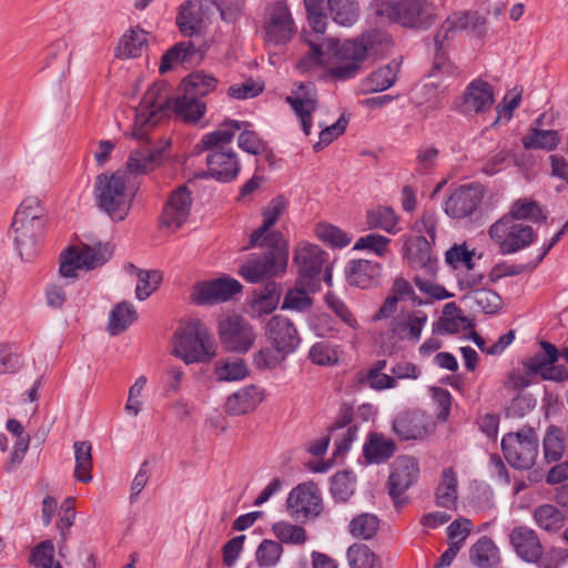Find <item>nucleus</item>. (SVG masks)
<instances>
[{
	"instance_id": "1",
	"label": "nucleus",
	"mask_w": 568,
	"mask_h": 568,
	"mask_svg": "<svg viewBox=\"0 0 568 568\" xmlns=\"http://www.w3.org/2000/svg\"><path fill=\"white\" fill-rule=\"evenodd\" d=\"M388 42V37L377 30H373L362 34L361 37L345 41L339 44L334 38L324 39L321 44L311 43L310 54L300 61L298 67L303 71H307L323 62V55L334 53L339 60V64L331 69L333 78L338 80H347L355 77L363 61L369 52H376L377 45Z\"/></svg>"
},
{
	"instance_id": "2",
	"label": "nucleus",
	"mask_w": 568,
	"mask_h": 568,
	"mask_svg": "<svg viewBox=\"0 0 568 568\" xmlns=\"http://www.w3.org/2000/svg\"><path fill=\"white\" fill-rule=\"evenodd\" d=\"M48 223L45 206L38 196L24 197L17 207L9 236L23 263H32L40 252L41 237Z\"/></svg>"
},
{
	"instance_id": "3",
	"label": "nucleus",
	"mask_w": 568,
	"mask_h": 568,
	"mask_svg": "<svg viewBox=\"0 0 568 568\" xmlns=\"http://www.w3.org/2000/svg\"><path fill=\"white\" fill-rule=\"evenodd\" d=\"M373 8L382 19L413 30H428L438 18L432 0H375Z\"/></svg>"
},
{
	"instance_id": "4",
	"label": "nucleus",
	"mask_w": 568,
	"mask_h": 568,
	"mask_svg": "<svg viewBox=\"0 0 568 568\" xmlns=\"http://www.w3.org/2000/svg\"><path fill=\"white\" fill-rule=\"evenodd\" d=\"M99 207L115 222L123 221L131 209L134 195L126 172L101 175L95 186Z\"/></svg>"
},
{
	"instance_id": "5",
	"label": "nucleus",
	"mask_w": 568,
	"mask_h": 568,
	"mask_svg": "<svg viewBox=\"0 0 568 568\" xmlns=\"http://www.w3.org/2000/svg\"><path fill=\"white\" fill-rule=\"evenodd\" d=\"M171 88L165 82L153 83L144 93L135 109L132 136L143 141L154 128L172 110Z\"/></svg>"
},
{
	"instance_id": "6",
	"label": "nucleus",
	"mask_w": 568,
	"mask_h": 568,
	"mask_svg": "<svg viewBox=\"0 0 568 568\" xmlns=\"http://www.w3.org/2000/svg\"><path fill=\"white\" fill-rule=\"evenodd\" d=\"M171 353L185 364L209 362L215 356L207 329L197 320L187 322L176 331L171 341Z\"/></svg>"
},
{
	"instance_id": "7",
	"label": "nucleus",
	"mask_w": 568,
	"mask_h": 568,
	"mask_svg": "<svg viewBox=\"0 0 568 568\" xmlns=\"http://www.w3.org/2000/svg\"><path fill=\"white\" fill-rule=\"evenodd\" d=\"M267 251L251 255L241 266L240 275L250 283H257L285 272L288 264V245H263Z\"/></svg>"
},
{
	"instance_id": "8",
	"label": "nucleus",
	"mask_w": 568,
	"mask_h": 568,
	"mask_svg": "<svg viewBox=\"0 0 568 568\" xmlns=\"http://www.w3.org/2000/svg\"><path fill=\"white\" fill-rule=\"evenodd\" d=\"M488 235L501 254L516 253L529 246L536 237L530 225L505 214L490 225Z\"/></svg>"
},
{
	"instance_id": "9",
	"label": "nucleus",
	"mask_w": 568,
	"mask_h": 568,
	"mask_svg": "<svg viewBox=\"0 0 568 568\" xmlns=\"http://www.w3.org/2000/svg\"><path fill=\"white\" fill-rule=\"evenodd\" d=\"M501 448L506 460L515 468L529 469L538 456V438L531 428L509 433L501 439Z\"/></svg>"
},
{
	"instance_id": "10",
	"label": "nucleus",
	"mask_w": 568,
	"mask_h": 568,
	"mask_svg": "<svg viewBox=\"0 0 568 568\" xmlns=\"http://www.w3.org/2000/svg\"><path fill=\"white\" fill-rule=\"evenodd\" d=\"M263 30L267 45L277 47L292 40L296 33V26L286 2L277 1L270 6Z\"/></svg>"
},
{
	"instance_id": "11",
	"label": "nucleus",
	"mask_w": 568,
	"mask_h": 568,
	"mask_svg": "<svg viewBox=\"0 0 568 568\" xmlns=\"http://www.w3.org/2000/svg\"><path fill=\"white\" fill-rule=\"evenodd\" d=\"M219 335L223 346L235 353H246L254 344L252 325L240 315H226L219 322Z\"/></svg>"
},
{
	"instance_id": "12",
	"label": "nucleus",
	"mask_w": 568,
	"mask_h": 568,
	"mask_svg": "<svg viewBox=\"0 0 568 568\" xmlns=\"http://www.w3.org/2000/svg\"><path fill=\"white\" fill-rule=\"evenodd\" d=\"M286 508L291 517L296 519H314L322 513L321 491L313 481L294 487L286 498Z\"/></svg>"
},
{
	"instance_id": "13",
	"label": "nucleus",
	"mask_w": 568,
	"mask_h": 568,
	"mask_svg": "<svg viewBox=\"0 0 568 568\" xmlns=\"http://www.w3.org/2000/svg\"><path fill=\"white\" fill-rule=\"evenodd\" d=\"M325 262L326 254L316 244L302 241L294 248L293 263L298 267L301 284L320 285Z\"/></svg>"
},
{
	"instance_id": "14",
	"label": "nucleus",
	"mask_w": 568,
	"mask_h": 568,
	"mask_svg": "<svg viewBox=\"0 0 568 568\" xmlns=\"http://www.w3.org/2000/svg\"><path fill=\"white\" fill-rule=\"evenodd\" d=\"M286 209L287 201L283 196L274 197L267 203L262 210V225L251 234V246L287 244L281 232L272 230L280 217L285 213Z\"/></svg>"
},
{
	"instance_id": "15",
	"label": "nucleus",
	"mask_w": 568,
	"mask_h": 568,
	"mask_svg": "<svg viewBox=\"0 0 568 568\" xmlns=\"http://www.w3.org/2000/svg\"><path fill=\"white\" fill-rule=\"evenodd\" d=\"M419 477V467L417 460L412 456H398L392 464V470L388 478V493L396 507H402L407 499L404 496Z\"/></svg>"
},
{
	"instance_id": "16",
	"label": "nucleus",
	"mask_w": 568,
	"mask_h": 568,
	"mask_svg": "<svg viewBox=\"0 0 568 568\" xmlns=\"http://www.w3.org/2000/svg\"><path fill=\"white\" fill-rule=\"evenodd\" d=\"M485 24L486 19L476 11H454L443 21L434 37L437 52L444 50L446 42L468 27L480 33Z\"/></svg>"
},
{
	"instance_id": "17",
	"label": "nucleus",
	"mask_w": 568,
	"mask_h": 568,
	"mask_svg": "<svg viewBox=\"0 0 568 568\" xmlns=\"http://www.w3.org/2000/svg\"><path fill=\"white\" fill-rule=\"evenodd\" d=\"M241 290L242 285L237 280L223 276L196 283L191 293V301L197 305L217 304L232 298Z\"/></svg>"
},
{
	"instance_id": "18",
	"label": "nucleus",
	"mask_w": 568,
	"mask_h": 568,
	"mask_svg": "<svg viewBox=\"0 0 568 568\" xmlns=\"http://www.w3.org/2000/svg\"><path fill=\"white\" fill-rule=\"evenodd\" d=\"M480 184H464L454 190L444 203L445 213L453 219H465L475 213L484 199Z\"/></svg>"
},
{
	"instance_id": "19",
	"label": "nucleus",
	"mask_w": 568,
	"mask_h": 568,
	"mask_svg": "<svg viewBox=\"0 0 568 568\" xmlns=\"http://www.w3.org/2000/svg\"><path fill=\"white\" fill-rule=\"evenodd\" d=\"M494 103V88L481 79H475L466 87L456 106L460 113L469 116L486 113Z\"/></svg>"
},
{
	"instance_id": "20",
	"label": "nucleus",
	"mask_w": 568,
	"mask_h": 568,
	"mask_svg": "<svg viewBox=\"0 0 568 568\" xmlns=\"http://www.w3.org/2000/svg\"><path fill=\"white\" fill-rule=\"evenodd\" d=\"M114 253L111 243L94 242L92 244L78 241L73 244V278L77 272H90L103 266Z\"/></svg>"
},
{
	"instance_id": "21",
	"label": "nucleus",
	"mask_w": 568,
	"mask_h": 568,
	"mask_svg": "<svg viewBox=\"0 0 568 568\" xmlns=\"http://www.w3.org/2000/svg\"><path fill=\"white\" fill-rule=\"evenodd\" d=\"M286 102L300 119L305 135H310L317 110V93L314 84L311 82L300 84L291 95L286 97Z\"/></svg>"
},
{
	"instance_id": "22",
	"label": "nucleus",
	"mask_w": 568,
	"mask_h": 568,
	"mask_svg": "<svg viewBox=\"0 0 568 568\" xmlns=\"http://www.w3.org/2000/svg\"><path fill=\"white\" fill-rule=\"evenodd\" d=\"M192 203V194L187 186L176 187L163 207L162 224L173 231L180 229L190 216Z\"/></svg>"
},
{
	"instance_id": "23",
	"label": "nucleus",
	"mask_w": 568,
	"mask_h": 568,
	"mask_svg": "<svg viewBox=\"0 0 568 568\" xmlns=\"http://www.w3.org/2000/svg\"><path fill=\"white\" fill-rule=\"evenodd\" d=\"M71 284V244L60 254L57 277L45 287V303L49 307L60 310L68 301V287Z\"/></svg>"
},
{
	"instance_id": "24",
	"label": "nucleus",
	"mask_w": 568,
	"mask_h": 568,
	"mask_svg": "<svg viewBox=\"0 0 568 568\" xmlns=\"http://www.w3.org/2000/svg\"><path fill=\"white\" fill-rule=\"evenodd\" d=\"M428 316L424 311H400L389 324V332L399 339L412 344L420 341L422 332L427 324Z\"/></svg>"
},
{
	"instance_id": "25",
	"label": "nucleus",
	"mask_w": 568,
	"mask_h": 568,
	"mask_svg": "<svg viewBox=\"0 0 568 568\" xmlns=\"http://www.w3.org/2000/svg\"><path fill=\"white\" fill-rule=\"evenodd\" d=\"M265 335L274 347L287 355L293 353L301 342L293 323L281 315H274L268 320L265 326Z\"/></svg>"
},
{
	"instance_id": "26",
	"label": "nucleus",
	"mask_w": 568,
	"mask_h": 568,
	"mask_svg": "<svg viewBox=\"0 0 568 568\" xmlns=\"http://www.w3.org/2000/svg\"><path fill=\"white\" fill-rule=\"evenodd\" d=\"M509 542L519 558L536 562L541 558L542 546L532 528L517 526L509 532Z\"/></svg>"
},
{
	"instance_id": "27",
	"label": "nucleus",
	"mask_w": 568,
	"mask_h": 568,
	"mask_svg": "<svg viewBox=\"0 0 568 568\" xmlns=\"http://www.w3.org/2000/svg\"><path fill=\"white\" fill-rule=\"evenodd\" d=\"M207 174L221 182L235 179L241 165L235 151L232 149L209 152L206 156Z\"/></svg>"
},
{
	"instance_id": "28",
	"label": "nucleus",
	"mask_w": 568,
	"mask_h": 568,
	"mask_svg": "<svg viewBox=\"0 0 568 568\" xmlns=\"http://www.w3.org/2000/svg\"><path fill=\"white\" fill-rule=\"evenodd\" d=\"M432 426L429 418L419 412H404L393 423L394 432L404 440L426 437L432 432Z\"/></svg>"
},
{
	"instance_id": "29",
	"label": "nucleus",
	"mask_w": 568,
	"mask_h": 568,
	"mask_svg": "<svg viewBox=\"0 0 568 568\" xmlns=\"http://www.w3.org/2000/svg\"><path fill=\"white\" fill-rule=\"evenodd\" d=\"M211 8L203 0H189L180 8L178 24L185 36L199 32L210 19Z\"/></svg>"
},
{
	"instance_id": "30",
	"label": "nucleus",
	"mask_w": 568,
	"mask_h": 568,
	"mask_svg": "<svg viewBox=\"0 0 568 568\" xmlns=\"http://www.w3.org/2000/svg\"><path fill=\"white\" fill-rule=\"evenodd\" d=\"M541 347L542 352L535 354L524 363L527 374H538L544 379H559L561 373L554 366L558 359L557 348L548 342H541Z\"/></svg>"
},
{
	"instance_id": "31",
	"label": "nucleus",
	"mask_w": 568,
	"mask_h": 568,
	"mask_svg": "<svg viewBox=\"0 0 568 568\" xmlns=\"http://www.w3.org/2000/svg\"><path fill=\"white\" fill-rule=\"evenodd\" d=\"M430 244L425 236L416 237L407 244V257L412 268L434 276L437 271V260L432 255Z\"/></svg>"
},
{
	"instance_id": "32",
	"label": "nucleus",
	"mask_w": 568,
	"mask_h": 568,
	"mask_svg": "<svg viewBox=\"0 0 568 568\" xmlns=\"http://www.w3.org/2000/svg\"><path fill=\"white\" fill-rule=\"evenodd\" d=\"M264 399L263 390L248 385L231 394L225 403V410L230 415L240 416L254 410Z\"/></svg>"
},
{
	"instance_id": "33",
	"label": "nucleus",
	"mask_w": 568,
	"mask_h": 568,
	"mask_svg": "<svg viewBox=\"0 0 568 568\" xmlns=\"http://www.w3.org/2000/svg\"><path fill=\"white\" fill-rule=\"evenodd\" d=\"M345 273L349 285L367 288L377 283L382 265L368 260H354L347 264Z\"/></svg>"
},
{
	"instance_id": "34",
	"label": "nucleus",
	"mask_w": 568,
	"mask_h": 568,
	"mask_svg": "<svg viewBox=\"0 0 568 568\" xmlns=\"http://www.w3.org/2000/svg\"><path fill=\"white\" fill-rule=\"evenodd\" d=\"M471 328V320L466 317L454 302H450L444 305L442 316L434 324L433 332L440 335L457 334L468 333Z\"/></svg>"
},
{
	"instance_id": "35",
	"label": "nucleus",
	"mask_w": 568,
	"mask_h": 568,
	"mask_svg": "<svg viewBox=\"0 0 568 568\" xmlns=\"http://www.w3.org/2000/svg\"><path fill=\"white\" fill-rule=\"evenodd\" d=\"M124 270L128 274L136 278L134 294L139 301L149 298L158 291L163 281V274L159 270H142L132 263H128Z\"/></svg>"
},
{
	"instance_id": "36",
	"label": "nucleus",
	"mask_w": 568,
	"mask_h": 568,
	"mask_svg": "<svg viewBox=\"0 0 568 568\" xmlns=\"http://www.w3.org/2000/svg\"><path fill=\"white\" fill-rule=\"evenodd\" d=\"M462 302L471 310L495 314L501 308V297L493 290H471L462 296Z\"/></svg>"
},
{
	"instance_id": "37",
	"label": "nucleus",
	"mask_w": 568,
	"mask_h": 568,
	"mask_svg": "<svg viewBox=\"0 0 568 568\" xmlns=\"http://www.w3.org/2000/svg\"><path fill=\"white\" fill-rule=\"evenodd\" d=\"M160 155L161 152L151 145L132 151L126 162L128 173L134 175L150 173L159 165Z\"/></svg>"
},
{
	"instance_id": "38",
	"label": "nucleus",
	"mask_w": 568,
	"mask_h": 568,
	"mask_svg": "<svg viewBox=\"0 0 568 568\" xmlns=\"http://www.w3.org/2000/svg\"><path fill=\"white\" fill-rule=\"evenodd\" d=\"M242 129V123L235 120H229L222 123L215 131L206 133L201 140L202 149L209 152L226 150L237 131Z\"/></svg>"
},
{
	"instance_id": "39",
	"label": "nucleus",
	"mask_w": 568,
	"mask_h": 568,
	"mask_svg": "<svg viewBox=\"0 0 568 568\" xmlns=\"http://www.w3.org/2000/svg\"><path fill=\"white\" fill-rule=\"evenodd\" d=\"M149 33L141 28H133L124 33L116 47V57L121 59L136 58L148 48Z\"/></svg>"
},
{
	"instance_id": "40",
	"label": "nucleus",
	"mask_w": 568,
	"mask_h": 568,
	"mask_svg": "<svg viewBox=\"0 0 568 568\" xmlns=\"http://www.w3.org/2000/svg\"><path fill=\"white\" fill-rule=\"evenodd\" d=\"M250 368L240 357L221 358L214 363L213 374L217 382H239L248 376Z\"/></svg>"
},
{
	"instance_id": "41",
	"label": "nucleus",
	"mask_w": 568,
	"mask_h": 568,
	"mask_svg": "<svg viewBox=\"0 0 568 568\" xmlns=\"http://www.w3.org/2000/svg\"><path fill=\"white\" fill-rule=\"evenodd\" d=\"M138 318L134 305L130 302H120L111 310L109 315L108 332L119 335L126 331Z\"/></svg>"
},
{
	"instance_id": "42",
	"label": "nucleus",
	"mask_w": 568,
	"mask_h": 568,
	"mask_svg": "<svg viewBox=\"0 0 568 568\" xmlns=\"http://www.w3.org/2000/svg\"><path fill=\"white\" fill-rule=\"evenodd\" d=\"M398 71L399 64L397 62H392L379 68L363 80V90L365 92H381L387 90L395 83Z\"/></svg>"
},
{
	"instance_id": "43",
	"label": "nucleus",
	"mask_w": 568,
	"mask_h": 568,
	"mask_svg": "<svg viewBox=\"0 0 568 568\" xmlns=\"http://www.w3.org/2000/svg\"><path fill=\"white\" fill-rule=\"evenodd\" d=\"M173 113L186 122H197L205 112V104L196 97L182 92L172 101Z\"/></svg>"
},
{
	"instance_id": "44",
	"label": "nucleus",
	"mask_w": 568,
	"mask_h": 568,
	"mask_svg": "<svg viewBox=\"0 0 568 568\" xmlns=\"http://www.w3.org/2000/svg\"><path fill=\"white\" fill-rule=\"evenodd\" d=\"M332 20L342 27H352L359 17L357 0H327Z\"/></svg>"
},
{
	"instance_id": "45",
	"label": "nucleus",
	"mask_w": 568,
	"mask_h": 568,
	"mask_svg": "<svg viewBox=\"0 0 568 568\" xmlns=\"http://www.w3.org/2000/svg\"><path fill=\"white\" fill-rule=\"evenodd\" d=\"M532 517L536 525L546 531H557L566 521L564 511L552 504L537 506L534 509Z\"/></svg>"
},
{
	"instance_id": "46",
	"label": "nucleus",
	"mask_w": 568,
	"mask_h": 568,
	"mask_svg": "<svg viewBox=\"0 0 568 568\" xmlns=\"http://www.w3.org/2000/svg\"><path fill=\"white\" fill-rule=\"evenodd\" d=\"M349 568H383L381 558L365 544L355 542L346 550Z\"/></svg>"
},
{
	"instance_id": "47",
	"label": "nucleus",
	"mask_w": 568,
	"mask_h": 568,
	"mask_svg": "<svg viewBox=\"0 0 568 568\" xmlns=\"http://www.w3.org/2000/svg\"><path fill=\"white\" fill-rule=\"evenodd\" d=\"M458 480L453 468H446L436 489V504L440 507L453 508L457 501Z\"/></svg>"
},
{
	"instance_id": "48",
	"label": "nucleus",
	"mask_w": 568,
	"mask_h": 568,
	"mask_svg": "<svg viewBox=\"0 0 568 568\" xmlns=\"http://www.w3.org/2000/svg\"><path fill=\"white\" fill-rule=\"evenodd\" d=\"M320 285L311 287L306 283L301 284V278L297 277L295 286L290 290L283 301L282 308L303 312L312 306L311 293L318 290Z\"/></svg>"
},
{
	"instance_id": "49",
	"label": "nucleus",
	"mask_w": 568,
	"mask_h": 568,
	"mask_svg": "<svg viewBox=\"0 0 568 568\" xmlns=\"http://www.w3.org/2000/svg\"><path fill=\"white\" fill-rule=\"evenodd\" d=\"M394 453V442L379 434H372L364 445V455L369 463L385 462Z\"/></svg>"
},
{
	"instance_id": "50",
	"label": "nucleus",
	"mask_w": 568,
	"mask_h": 568,
	"mask_svg": "<svg viewBox=\"0 0 568 568\" xmlns=\"http://www.w3.org/2000/svg\"><path fill=\"white\" fill-rule=\"evenodd\" d=\"M470 559L480 568H493L500 560L499 549L493 540L483 537L471 547Z\"/></svg>"
},
{
	"instance_id": "51",
	"label": "nucleus",
	"mask_w": 568,
	"mask_h": 568,
	"mask_svg": "<svg viewBox=\"0 0 568 568\" xmlns=\"http://www.w3.org/2000/svg\"><path fill=\"white\" fill-rule=\"evenodd\" d=\"M505 215L524 223L525 221L542 222L546 220V215L539 204L528 199H519L515 201L511 204L509 212Z\"/></svg>"
},
{
	"instance_id": "52",
	"label": "nucleus",
	"mask_w": 568,
	"mask_h": 568,
	"mask_svg": "<svg viewBox=\"0 0 568 568\" xmlns=\"http://www.w3.org/2000/svg\"><path fill=\"white\" fill-rule=\"evenodd\" d=\"M217 80L203 72H195L186 77L182 84L181 91L196 98H202L216 88Z\"/></svg>"
},
{
	"instance_id": "53",
	"label": "nucleus",
	"mask_w": 568,
	"mask_h": 568,
	"mask_svg": "<svg viewBox=\"0 0 568 568\" xmlns=\"http://www.w3.org/2000/svg\"><path fill=\"white\" fill-rule=\"evenodd\" d=\"M272 532L281 545L302 546L307 541L305 528L288 521L282 520L275 523L272 526Z\"/></svg>"
},
{
	"instance_id": "54",
	"label": "nucleus",
	"mask_w": 568,
	"mask_h": 568,
	"mask_svg": "<svg viewBox=\"0 0 568 568\" xmlns=\"http://www.w3.org/2000/svg\"><path fill=\"white\" fill-rule=\"evenodd\" d=\"M526 150L540 149L551 151L557 148L560 138L555 130L531 129L521 140Z\"/></svg>"
},
{
	"instance_id": "55",
	"label": "nucleus",
	"mask_w": 568,
	"mask_h": 568,
	"mask_svg": "<svg viewBox=\"0 0 568 568\" xmlns=\"http://www.w3.org/2000/svg\"><path fill=\"white\" fill-rule=\"evenodd\" d=\"M195 53L193 42H179L170 48L161 58L160 72L165 73L179 63L190 60Z\"/></svg>"
},
{
	"instance_id": "56",
	"label": "nucleus",
	"mask_w": 568,
	"mask_h": 568,
	"mask_svg": "<svg viewBox=\"0 0 568 568\" xmlns=\"http://www.w3.org/2000/svg\"><path fill=\"white\" fill-rule=\"evenodd\" d=\"M77 467L74 475L79 481L90 483L92 480V445L89 442L73 444Z\"/></svg>"
},
{
	"instance_id": "57",
	"label": "nucleus",
	"mask_w": 568,
	"mask_h": 568,
	"mask_svg": "<svg viewBox=\"0 0 568 568\" xmlns=\"http://www.w3.org/2000/svg\"><path fill=\"white\" fill-rule=\"evenodd\" d=\"M379 528V520L373 514H361L354 517L348 525L349 534L358 539H372Z\"/></svg>"
},
{
	"instance_id": "58",
	"label": "nucleus",
	"mask_w": 568,
	"mask_h": 568,
	"mask_svg": "<svg viewBox=\"0 0 568 568\" xmlns=\"http://www.w3.org/2000/svg\"><path fill=\"white\" fill-rule=\"evenodd\" d=\"M366 224L369 229H379L388 233H395L397 216L392 207L379 206L367 212Z\"/></svg>"
},
{
	"instance_id": "59",
	"label": "nucleus",
	"mask_w": 568,
	"mask_h": 568,
	"mask_svg": "<svg viewBox=\"0 0 568 568\" xmlns=\"http://www.w3.org/2000/svg\"><path fill=\"white\" fill-rule=\"evenodd\" d=\"M283 555V546L270 539H264L256 549V561L261 568H273Z\"/></svg>"
},
{
	"instance_id": "60",
	"label": "nucleus",
	"mask_w": 568,
	"mask_h": 568,
	"mask_svg": "<svg viewBox=\"0 0 568 568\" xmlns=\"http://www.w3.org/2000/svg\"><path fill=\"white\" fill-rule=\"evenodd\" d=\"M314 233L318 240L334 247H344L351 242V237L344 231L328 223H318Z\"/></svg>"
},
{
	"instance_id": "61",
	"label": "nucleus",
	"mask_w": 568,
	"mask_h": 568,
	"mask_svg": "<svg viewBox=\"0 0 568 568\" xmlns=\"http://www.w3.org/2000/svg\"><path fill=\"white\" fill-rule=\"evenodd\" d=\"M390 240L381 234L371 233L359 237L353 248L356 251H369L379 257H384L389 253Z\"/></svg>"
},
{
	"instance_id": "62",
	"label": "nucleus",
	"mask_w": 568,
	"mask_h": 568,
	"mask_svg": "<svg viewBox=\"0 0 568 568\" xmlns=\"http://www.w3.org/2000/svg\"><path fill=\"white\" fill-rule=\"evenodd\" d=\"M439 151L433 145H422L416 151L415 172L418 175H428L437 166Z\"/></svg>"
},
{
	"instance_id": "63",
	"label": "nucleus",
	"mask_w": 568,
	"mask_h": 568,
	"mask_svg": "<svg viewBox=\"0 0 568 568\" xmlns=\"http://www.w3.org/2000/svg\"><path fill=\"white\" fill-rule=\"evenodd\" d=\"M317 128L320 131V140L314 144V150L317 152L323 148L331 144L334 140H336L339 135H342L346 129L347 120L341 116L336 122L331 125H326L321 120L316 121Z\"/></svg>"
},
{
	"instance_id": "64",
	"label": "nucleus",
	"mask_w": 568,
	"mask_h": 568,
	"mask_svg": "<svg viewBox=\"0 0 568 568\" xmlns=\"http://www.w3.org/2000/svg\"><path fill=\"white\" fill-rule=\"evenodd\" d=\"M475 255L474 250H469L467 244H454L445 253V262L453 267L458 270L460 267L470 266L474 263L473 258Z\"/></svg>"
}]
</instances>
